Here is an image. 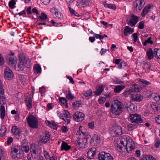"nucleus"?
Masks as SVG:
<instances>
[{"instance_id": "nucleus-53", "label": "nucleus", "mask_w": 160, "mask_h": 160, "mask_svg": "<svg viewBox=\"0 0 160 160\" xmlns=\"http://www.w3.org/2000/svg\"><path fill=\"white\" fill-rule=\"evenodd\" d=\"M44 155L46 159L47 160H50L51 157H50L48 152L46 151H45L44 152Z\"/></svg>"}, {"instance_id": "nucleus-9", "label": "nucleus", "mask_w": 160, "mask_h": 160, "mask_svg": "<svg viewBox=\"0 0 160 160\" xmlns=\"http://www.w3.org/2000/svg\"><path fill=\"white\" fill-rule=\"evenodd\" d=\"M139 18L138 17L133 14H131V18L129 20V22H128V24L131 27L135 26L138 22Z\"/></svg>"}, {"instance_id": "nucleus-44", "label": "nucleus", "mask_w": 160, "mask_h": 160, "mask_svg": "<svg viewBox=\"0 0 160 160\" xmlns=\"http://www.w3.org/2000/svg\"><path fill=\"white\" fill-rule=\"evenodd\" d=\"M130 109L132 111H134L137 109V107L134 104L131 103L130 105Z\"/></svg>"}, {"instance_id": "nucleus-22", "label": "nucleus", "mask_w": 160, "mask_h": 160, "mask_svg": "<svg viewBox=\"0 0 160 160\" xmlns=\"http://www.w3.org/2000/svg\"><path fill=\"white\" fill-rule=\"evenodd\" d=\"M134 32V30L128 26H126L123 30V33L125 36H127L128 34H131Z\"/></svg>"}, {"instance_id": "nucleus-59", "label": "nucleus", "mask_w": 160, "mask_h": 160, "mask_svg": "<svg viewBox=\"0 0 160 160\" xmlns=\"http://www.w3.org/2000/svg\"><path fill=\"white\" fill-rule=\"evenodd\" d=\"M152 108L155 111H157L158 110V108H159V105H153L152 107Z\"/></svg>"}, {"instance_id": "nucleus-32", "label": "nucleus", "mask_w": 160, "mask_h": 160, "mask_svg": "<svg viewBox=\"0 0 160 160\" xmlns=\"http://www.w3.org/2000/svg\"><path fill=\"white\" fill-rule=\"evenodd\" d=\"M38 17L39 20H44L48 19L47 15L43 12L41 13V16H38Z\"/></svg>"}, {"instance_id": "nucleus-10", "label": "nucleus", "mask_w": 160, "mask_h": 160, "mask_svg": "<svg viewBox=\"0 0 160 160\" xmlns=\"http://www.w3.org/2000/svg\"><path fill=\"white\" fill-rule=\"evenodd\" d=\"M84 114L82 112H76L73 115L74 119L77 122L82 121L84 118Z\"/></svg>"}, {"instance_id": "nucleus-24", "label": "nucleus", "mask_w": 160, "mask_h": 160, "mask_svg": "<svg viewBox=\"0 0 160 160\" xmlns=\"http://www.w3.org/2000/svg\"><path fill=\"white\" fill-rule=\"evenodd\" d=\"M34 71L35 74H37L41 71V68L39 64H36L34 66Z\"/></svg>"}, {"instance_id": "nucleus-25", "label": "nucleus", "mask_w": 160, "mask_h": 160, "mask_svg": "<svg viewBox=\"0 0 160 160\" xmlns=\"http://www.w3.org/2000/svg\"><path fill=\"white\" fill-rule=\"evenodd\" d=\"M126 86L124 85L117 86L114 89V91L115 92L119 93Z\"/></svg>"}, {"instance_id": "nucleus-38", "label": "nucleus", "mask_w": 160, "mask_h": 160, "mask_svg": "<svg viewBox=\"0 0 160 160\" xmlns=\"http://www.w3.org/2000/svg\"><path fill=\"white\" fill-rule=\"evenodd\" d=\"M83 95L86 97L90 96L92 94V92L91 89L86 91L85 92L83 93Z\"/></svg>"}, {"instance_id": "nucleus-46", "label": "nucleus", "mask_w": 160, "mask_h": 160, "mask_svg": "<svg viewBox=\"0 0 160 160\" xmlns=\"http://www.w3.org/2000/svg\"><path fill=\"white\" fill-rule=\"evenodd\" d=\"M0 160H5L4 153L1 149H0Z\"/></svg>"}, {"instance_id": "nucleus-56", "label": "nucleus", "mask_w": 160, "mask_h": 160, "mask_svg": "<svg viewBox=\"0 0 160 160\" xmlns=\"http://www.w3.org/2000/svg\"><path fill=\"white\" fill-rule=\"evenodd\" d=\"M149 159V155H144L142 156L140 160H148Z\"/></svg>"}, {"instance_id": "nucleus-33", "label": "nucleus", "mask_w": 160, "mask_h": 160, "mask_svg": "<svg viewBox=\"0 0 160 160\" xmlns=\"http://www.w3.org/2000/svg\"><path fill=\"white\" fill-rule=\"evenodd\" d=\"M104 6V7L106 8H110L112 9L115 10L116 8V6L115 5L112 4H105Z\"/></svg>"}, {"instance_id": "nucleus-61", "label": "nucleus", "mask_w": 160, "mask_h": 160, "mask_svg": "<svg viewBox=\"0 0 160 160\" xmlns=\"http://www.w3.org/2000/svg\"><path fill=\"white\" fill-rule=\"evenodd\" d=\"M88 125L89 128L93 129L94 128V123L93 122H92L88 123Z\"/></svg>"}, {"instance_id": "nucleus-48", "label": "nucleus", "mask_w": 160, "mask_h": 160, "mask_svg": "<svg viewBox=\"0 0 160 160\" xmlns=\"http://www.w3.org/2000/svg\"><path fill=\"white\" fill-rule=\"evenodd\" d=\"M155 146L157 148H158L160 144V139L157 138L155 141Z\"/></svg>"}, {"instance_id": "nucleus-13", "label": "nucleus", "mask_w": 160, "mask_h": 160, "mask_svg": "<svg viewBox=\"0 0 160 160\" xmlns=\"http://www.w3.org/2000/svg\"><path fill=\"white\" fill-rule=\"evenodd\" d=\"M100 139L99 138L98 136L96 134L94 135L92 138H91L90 144L92 146L97 145L99 142Z\"/></svg>"}, {"instance_id": "nucleus-11", "label": "nucleus", "mask_w": 160, "mask_h": 160, "mask_svg": "<svg viewBox=\"0 0 160 160\" xmlns=\"http://www.w3.org/2000/svg\"><path fill=\"white\" fill-rule=\"evenodd\" d=\"M11 132L15 138H19L21 131L20 129L17 128V126H14L12 127Z\"/></svg>"}, {"instance_id": "nucleus-23", "label": "nucleus", "mask_w": 160, "mask_h": 160, "mask_svg": "<svg viewBox=\"0 0 160 160\" xmlns=\"http://www.w3.org/2000/svg\"><path fill=\"white\" fill-rule=\"evenodd\" d=\"M132 90L135 92H139L142 90V88L138 84L134 83L132 85Z\"/></svg>"}, {"instance_id": "nucleus-3", "label": "nucleus", "mask_w": 160, "mask_h": 160, "mask_svg": "<svg viewBox=\"0 0 160 160\" xmlns=\"http://www.w3.org/2000/svg\"><path fill=\"white\" fill-rule=\"evenodd\" d=\"M145 4L143 0H136L133 2V11L134 12H138L142 8Z\"/></svg>"}, {"instance_id": "nucleus-12", "label": "nucleus", "mask_w": 160, "mask_h": 160, "mask_svg": "<svg viewBox=\"0 0 160 160\" xmlns=\"http://www.w3.org/2000/svg\"><path fill=\"white\" fill-rule=\"evenodd\" d=\"M40 139L38 141V144H40V145H42V144L45 143L47 142L49 140L50 138V135L46 133L44 134V135H41L40 136Z\"/></svg>"}, {"instance_id": "nucleus-41", "label": "nucleus", "mask_w": 160, "mask_h": 160, "mask_svg": "<svg viewBox=\"0 0 160 160\" xmlns=\"http://www.w3.org/2000/svg\"><path fill=\"white\" fill-rule=\"evenodd\" d=\"M11 155L13 158H20L22 157L20 154H18V152H14L13 154H11Z\"/></svg>"}, {"instance_id": "nucleus-57", "label": "nucleus", "mask_w": 160, "mask_h": 160, "mask_svg": "<svg viewBox=\"0 0 160 160\" xmlns=\"http://www.w3.org/2000/svg\"><path fill=\"white\" fill-rule=\"evenodd\" d=\"M61 130L63 132L65 133L68 131L67 127L66 126H62L61 128Z\"/></svg>"}, {"instance_id": "nucleus-6", "label": "nucleus", "mask_w": 160, "mask_h": 160, "mask_svg": "<svg viewBox=\"0 0 160 160\" xmlns=\"http://www.w3.org/2000/svg\"><path fill=\"white\" fill-rule=\"evenodd\" d=\"M19 60L20 63L18 65L19 68L18 70L22 71L25 67V58L23 54H20L19 56Z\"/></svg>"}, {"instance_id": "nucleus-42", "label": "nucleus", "mask_w": 160, "mask_h": 160, "mask_svg": "<svg viewBox=\"0 0 160 160\" xmlns=\"http://www.w3.org/2000/svg\"><path fill=\"white\" fill-rule=\"evenodd\" d=\"M6 98L3 96H0V104H6Z\"/></svg>"}, {"instance_id": "nucleus-29", "label": "nucleus", "mask_w": 160, "mask_h": 160, "mask_svg": "<svg viewBox=\"0 0 160 160\" xmlns=\"http://www.w3.org/2000/svg\"><path fill=\"white\" fill-rule=\"evenodd\" d=\"M66 97L68 99L70 100H72L74 98L70 91H68L66 92Z\"/></svg>"}, {"instance_id": "nucleus-14", "label": "nucleus", "mask_w": 160, "mask_h": 160, "mask_svg": "<svg viewBox=\"0 0 160 160\" xmlns=\"http://www.w3.org/2000/svg\"><path fill=\"white\" fill-rule=\"evenodd\" d=\"M117 148L119 149V151L120 152H125L127 151L129 153L128 148H127L126 145H125L123 141H120V143L117 145Z\"/></svg>"}, {"instance_id": "nucleus-17", "label": "nucleus", "mask_w": 160, "mask_h": 160, "mask_svg": "<svg viewBox=\"0 0 160 160\" xmlns=\"http://www.w3.org/2000/svg\"><path fill=\"white\" fill-rule=\"evenodd\" d=\"M7 59H9L8 63L9 65H11L12 66H13L16 67L17 64V59L15 57H12L10 54H9V57L7 58Z\"/></svg>"}, {"instance_id": "nucleus-15", "label": "nucleus", "mask_w": 160, "mask_h": 160, "mask_svg": "<svg viewBox=\"0 0 160 160\" xmlns=\"http://www.w3.org/2000/svg\"><path fill=\"white\" fill-rule=\"evenodd\" d=\"M96 149L94 148H92L89 150L87 152V157L88 158L92 159L94 158V156L96 154Z\"/></svg>"}, {"instance_id": "nucleus-58", "label": "nucleus", "mask_w": 160, "mask_h": 160, "mask_svg": "<svg viewBox=\"0 0 160 160\" xmlns=\"http://www.w3.org/2000/svg\"><path fill=\"white\" fill-rule=\"evenodd\" d=\"M26 66L27 68H29L30 67V61L29 60H27L25 62V66Z\"/></svg>"}, {"instance_id": "nucleus-19", "label": "nucleus", "mask_w": 160, "mask_h": 160, "mask_svg": "<svg viewBox=\"0 0 160 160\" xmlns=\"http://www.w3.org/2000/svg\"><path fill=\"white\" fill-rule=\"evenodd\" d=\"M113 131L114 132L115 134H116V135H115V136L121 135L122 133L121 127L119 126L114 127L113 129Z\"/></svg>"}, {"instance_id": "nucleus-34", "label": "nucleus", "mask_w": 160, "mask_h": 160, "mask_svg": "<svg viewBox=\"0 0 160 160\" xmlns=\"http://www.w3.org/2000/svg\"><path fill=\"white\" fill-rule=\"evenodd\" d=\"M137 80L144 84L145 86L151 84V83L143 79L138 78L137 79Z\"/></svg>"}, {"instance_id": "nucleus-35", "label": "nucleus", "mask_w": 160, "mask_h": 160, "mask_svg": "<svg viewBox=\"0 0 160 160\" xmlns=\"http://www.w3.org/2000/svg\"><path fill=\"white\" fill-rule=\"evenodd\" d=\"M54 17L56 18L61 19L62 18V15L61 13L58 11H57L56 13L54 15Z\"/></svg>"}, {"instance_id": "nucleus-43", "label": "nucleus", "mask_w": 160, "mask_h": 160, "mask_svg": "<svg viewBox=\"0 0 160 160\" xmlns=\"http://www.w3.org/2000/svg\"><path fill=\"white\" fill-rule=\"evenodd\" d=\"M145 21H142L139 22L138 26V28L140 29H143L144 26V23Z\"/></svg>"}, {"instance_id": "nucleus-27", "label": "nucleus", "mask_w": 160, "mask_h": 160, "mask_svg": "<svg viewBox=\"0 0 160 160\" xmlns=\"http://www.w3.org/2000/svg\"><path fill=\"white\" fill-rule=\"evenodd\" d=\"M154 55L157 59H160V49L155 48L154 50Z\"/></svg>"}, {"instance_id": "nucleus-2", "label": "nucleus", "mask_w": 160, "mask_h": 160, "mask_svg": "<svg viewBox=\"0 0 160 160\" xmlns=\"http://www.w3.org/2000/svg\"><path fill=\"white\" fill-rule=\"evenodd\" d=\"M27 122L30 127L37 129L38 127V122L37 118L32 114L29 115L27 118Z\"/></svg>"}, {"instance_id": "nucleus-4", "label": "nucleus", "mask_w": 160, "mask_h": 160, "mask_svg": "<svg viewBox=\"0 0 160 160\" xmlns=\"http://www.w3.org/2000/svg\"><path fill=\"white\" fill-rule=\"evenodd\" d=\"M112 157L109 153L105 152H100L98 155V160H112Z\"/></svg>"}, {"instance_id": "nucleus-54", "label": "nucleus", "mask_w": 160, "mask_h": 160, "mask_svg": "<svg viewBox=\"0 0 160 160\" xmlns=\"http://www.w3.org/2000/svg\"><path fill=\"white\" fill-rule=\"evenodd\" d=\"M3 85L2 84L0 80V94L3 95L4 93V89L3 88Z\"/></svg>"}, {"instance_id": "nucleus-7", "label": "nucleus", "mask_w": 160, "mask_h": 160, "mask_svg": "<svg viewBox=\"0 0 160 160\" xmlns=\"http://www.w3.org/2000/svg\"><path fill=\"white\" fill-rule=\"evenodd\" d=\"M4 76L6 79L10 80L12 78L14 74L12 70L9 68L7 67L5 70Z\"/></svg>"}, {"instance_id": "nucleus-63", "label": "nucleus", "mask_w": 160, "mask_h": 160, "mask_svg": "<svg viewBox=\"0 0 160 160\" xmlns=\"http://www.w3.org/2000/svg\"><path fill=\"white\" fill-rule=\"evenodd\" d=\"M152 38L151 37H149L148 39L147 40H145V41L146 43H149L150 44H152L153 43V41L152 40H151Z\"/></svg>"}, {"instance_id": "nucleus-47", "label": "nucleus", "mask_w": 160, "mask_h": 160, "mask_svg": "<svg viewBox=\"0 0 160 160\" xmlns=\"http://www.w3.org/2000/svg\"><path fill=\"white\" fill-rule=\"evenodd\" d=\"M5 63L4 59L1 54H0V66H2Z\"/></svg>"}, {"instance_id": "nucleus-39", "label": "nucleus", "mask_w": 160, "mask_h": 160, "mask_svg": "<svg viewBox=\"0 0 160 160\" xmlns=\"http://www.w3.org/2000/svg\"><path fill=\"white\" fill-rule=\"evenodd\" d=\"M23 146L21 147V150L22 151H24L26 152H27L29 150V147L28 145L24 146L23 144L22 145Z\"/></svg>"}, {"instance_id": "nucleus-60", "label": "nucleus", "mask_w": 160, "mask_h": 160, "mask_svg": "<svg viewBox=\"0 0 160 160\" xmlns=\"http://www.w3.org/2000/svg\"><path fill=\"white\" fill-rule=\"evenodd\" d=\"M58 10L56 9L55 8H52L51 9V12L52 14L54 16L55 14L56 13L57 11H58Z\"/></svg>"}, {"instance_id": "nucleus-21", "label": "nucleus", "mask_w": 160, "mask_h": 160, "mask_svg": "<svg viewBox=\"0 0 160 160\" xmlns=\"http://www.w3.org/2000/svg\"><path fill=\"white\" fill-rule=\"evenodd\" d=\"M146 54L148 60L152 59L154 56V52H153L151 48H149L148 49Z\"/></svg>"}, {"instance_id": "nucleus-49", "label": "nucleus", "mask_w": 160, "mask_h": 160, "mask_svg": "<svg viewBox=\"0 0 160 160\" xmlns=\"http://www.w3.org/2000/svg\"><path fill=\"white\" fill-rule=\"evenodd\" d=\"M106 99L104 97H101L98 99V102L100 104H103L105 101Z\"/></svg>"}, {"instance_id": "nucleus-36", "label": "nucleus", "mask_w": 160, "mask_h": 160, "mask_svg": "<svg viewBox=\"0 0 160 160\" xmlns=\"http://www.w3.org/2000/svg\"><path fill=\"white\" fill-rule=\"evenodd\" d=\"M16 3L15 0H11L9 2V8L12 9H13L15 8L14 5Z\"/></svg>"}, {"instance_id": "nucleus-28", "label": "nucleus", "mask_w": 160, "mask_h": 160, "mask_svg": "<svg viewBox=\"0 0 160 160\" xmlns=\"http://www.w3.org/2000/svg\"><path fill=\"white\" fill-rule=\"evenodd\" d=\"M103 86L101 85L99 86V87L97 89V91L95 92V94L96 95H99L102 93L103 89Z\"/></svg>"}, {"instance_id": "nucleus-40", "label": "nucleus", "mask_w": 160, "mask_h": 160, "mask_svg": "<svg viewBox=\"0 0 160 160\" xmlns=\"http://www.w3.org/2000/svg\"><path fill=\"white\" fill-rule=\"evenodd\" d=\"M133 91L132 90L129 89L128 90L125 91L122 93L123 95L125 97H127L128 96L131 94L132 92Z\"/></svg>"}, {"instance_id": "nucleus-37", "label": "nucleus", "mask_w": 160, "mask_h": 160, "mask_svg": "<svg viewBox=\"0 0 160 160\" xmlns=\"http://www.w3.org/2000/svg\"><path fill=\"white\" fill-rule=\"evenodd\" d=\"M82 104L81 101H77L74 102L73 104V107L74 108L76 109L79 107L80 105Z\"/></svg>"}, {"instance_id": "nucleus-50", "label": "nucleus", "mask_w": 160, "mask_h": 160, "mask_svg": "<svg viewBox=\"0 0 160 160\" xmlns=\"http://www.w3.org/2000/svg\"><path fill=\"white\" fill-rule=\"evenodd\" d=\"M132 37L134 38L133 41L134 42H136L138 39V34L137 33H135L132 34Z\"/></svg>"}, {"instance_id": "nucleus-18", "label": "nucleus", "mask_w": 160, "mask_h": 160, "mask_svg": "<svg viewBox=\"0 0 160 160\" xmlns=\"http://www.w3.org/2000/svg\"><path fill=\"white\" fill-rule=\"evenodd\" d=\"M25 99L28 107V108H31L32 107V100L30 97V94L29 95H28L26 96Z\"/></svg>"}, {"instance_id": "nucleus-8", "label": "nucleus", "mask_w": 160, "mask_h": 160, "mask_svg": "<svg viewBox=\"0 0 160 160\" xmlns=\"http://www.w3.org/2000/svg\"><path fill=\"white\" fill-rule=\"evenodd\" d=\"M126 146L127 148H128L129 153L131 152L134 150L135 144L132 139H129L127 141H126Z\"/></svg>"}, {"instance_id": "nucleus-5", "label": "nucleus", "mask_w": 160, "mask_h": 160, "mask_svg": "<svg viewBox=\"0 0 160 160\" xmlns=\"http://www.w3.org/2000/svg\"><path fill=\"white\" fill-rule=\"evenodd\" d=\"M129 118L131 122L132 123L138 124L143 122L141 116L137 114L131 115Z\"/></svg>"}, {"instance_id": "nucleus-52", "label": "nucleus", "mask_w": 160, "mask_h": 160, "mask_svg": "<svg viewBox=\"0 0 160 160\" xmlns=\"http://www.w3.org/2000/svg\"><path fill=\"white\" fill-rule=\"evenodd\" d=\"M58 127V125L56 124L54 121H52V122L51 123V127L53 129H57Z\"/></svg>"}, {"instance_id": "nucleus-62", "label": "nucleus", "mask_w": 160, "mask_h": 160, "mask_svg": "<svg viewBox=\"0 0 160 160\" xmlns=\"http://www.w3.org/2000/svg\"><path fill=\"white\" fill-rule=\"evenodd\" d=\"M66 77L70 80V82L72 84L74 83V81L72 78L70 76H66Z\"/></svg>"}, {"instance_id": "nucleus-64", "label": "nucleus", "mask_w": 160, "mask_h": 160, "mask_svg": "<svg viewBox=\"0 0 160 160\" xmlns=\"http://www.w3.org/2000/svg\"><path fill=\"white\" fill-rule=\"evenodd\" d=\"M13 141V138L11 137H10L8 139L7 143L8 145H9Z\"/></svg>"}, {"instance_id": "nucleus-16", "label": "nucleus", "mask_w": 160, "mask_h": 160, "mask_svg": "<svg viewBox=\"0 0 160 160\" xmlns=\"http://www.w3.org/2000/svg\"><path fill=\"white\" fill-rule=\"evenodd\" d=\"M131 98L134 101L139 102L142 99V96L137 92H135L131 94Z\"/></svg>"}, {"instance_id": "nucleus-26", "label": "nucleus", "mask_w": 160, "mask_h": 160, "mask_svg": "<svg viewBox=\"0 0 160 160\" xmlns=\"http://www.w3.org/2000/svg\"><path fill=\"white\" fill-rule=\"evenodd\" d=\"M0 115L1 119H3L5 116V110L4 107L2 105L0 108Z\"/></svg>"}, {"instance_id": "nucleus-45", "label": "nucleus", "mask_w": 160, "mask_h": 160, "mask_svg": "<svg viewBox=\"0 0 160 160\" xmlns=\"http://www.w3.org/2000/svg\"><path fill=\"white\" fill-rule=\"evenodd\" d=\"M63 113L65 116L68 118L71 117V116L68 110H64L63 112Z\"/></svg>"}, {"instance_id": "nucleus-55", "label": "nucleus", "mask_w": 160, "mask_h": 160, "mask_svg": "<svg viewBox=\"0 0 160 160\" xmlns=\"http://www.w3.org/2000/svg\"><path fill=\"white\" fill-rule=\"evenodd\" d=\"M148 11V10L146 9V8H144L142 10L141 16L143 17H144L147 13Z\"/></svg>"}, {"instance_id": "nucleus-1", "label": "nucleus", "mask_w": 160, "mask_h": 160, "mask_svg": "<svg viewBox=\"0 0 160 160\" xmlns=\"http://www.w3.org/2000/svg\"><path fill=\"white\" fill-rule=\"evenodd\" d=\"M123 105L122 102L118 100H115L112 102L111 111L113 114L119 115L123 110Z\"/></svg>"}, {"instance_id": "nucleus-30", "label": "nucleus", "mask_w": 160, "mask_h": 160, "mask_svg": "<svg viewBox=\"0 0 160 160\" xmlns=\"http://www.w3.org/2000/svg\"><path fill=\"white\" fill-rule=\"evenodd\" d=\"M59 100L62 103L65 105L66 107L68 108V100L65 98L63 97H60L59 98Z\"/></svg>"}, {"instance_id": "nucleus-31", "label": "nucleus", "mask_w": 160, "mask_h": 160, "mask_svg": "<svg viewBox=\"0 0 160 160\" xmlns=\"http://www.w3.org/2000/svg\"><path fill=\"white\" fill-rule=\"evenodd\" d=\"M77 3H79L80 4L85 5L83 6L84 7L89 5V2L88 0H78Z\"/></svg>"}, {"instance_id": "nucleus-20", "label": "nucleus", "mask_w": 160, "mask_h": 160, "mask_svg": "<svg viewBox=\"0 0 160 160\" xmlns=\"http://www.w3.org/2000/svg\"><path fill=\"white\" fill-rule=\"evenodd\" d=\"M71 148V146L70 145H68V144L64 142H62L61 149V150H65V151H68Z\"/></svg>"}, {"instance_id": "nucleus-51", "label": "nucleus", "mask_w": 160, "mask_h": 160, "mask_svg": "<svg viewBox=\"0 0 160 160\" xmlns=\"http://www.w3.org/2000/svg\"><path fill=\"white\" fill-rule=\"evenodd\" d=\"M127 64L126 62H122L120 63V64L118 65V67L119 68L121 69L126 67L127 66Z\"/></svg>"}]
</instances>
